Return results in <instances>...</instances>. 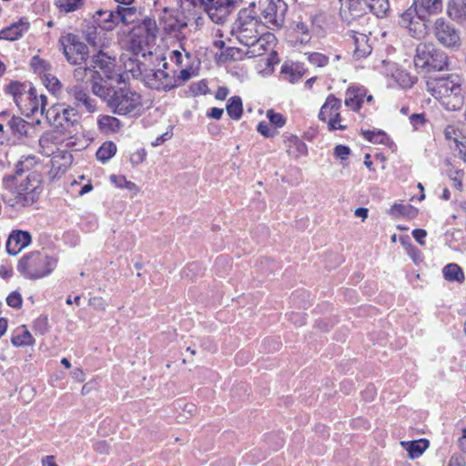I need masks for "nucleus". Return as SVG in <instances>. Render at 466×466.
<instances>
[{
	"label": "nucleus",
	"mask_w": 466,
	"mask_h": 466,
	"mask_svg": "<svg viewBox=\"0 0 466 466\" xmlns=\"http://www.w3.org/2000/svg\"><path fill=\"white\" fill-rule=\"evenodd\" d=\"M286 10L287 5L281 0H279L278 3L271 1L263 10L262 15L268 23L277 27H282L285 22L284 15Z\"/></svg>",
	"instance_id": "ddd939ff"
},
{
	"label": "nucleus",
	"mask_w": 466,
	"mask_h": 466,
	"mask_svg": "<svg viewBox=\"0 0 466 466\" xmlns=\"http://www.w3.org/2000/svg\"><path fill=\"white\" fill-rule=\"evenodd\" d=\"M426 88L449 111L458 110L463 105L461 79L458 75L429 77Z\"/></svg>",
	"instance_id": "7ed1b4c3"
},
{
	"label": "nucleus",
	"mask_w": 466,
	"mask_h": 466,
	"mask_svg": "<svg viewBox=\"0 0 466 466\" xmlns=\"http://www.w3.org/2000/svg\"><path fill=\"white\" fill-rule=\"evenodd\" d=\"M25 96V98L20 108L24 110L27 116H34L38 112H40L42 116L46 115L47 109H46V96L45 95H38L36 88L30 87Z\"/></svg>",
	"instance_id": "9b49d317"
},
{
	"label": "nucleus",
	"mask_w": 466,
	"mask_h": 466,
	"mask_svg": "<svg viewBox=\"0 0 466 466\" xmlns=\"http://www.w3.org/2000/svg\"><path fill=\"white\" fill-rule=\"evenodd\" d=\"M208 89L206 82L199 81L191 85V90L194 95L205 94Z\"/></svg>",
	"instance_id": "6e6d98bb"
},
{
	"label": "nucleus",
	"mask_w": 466,
	"mask_h": 466,
	"mask_svg": "<svg viewBox=\"0 0 466 466\" xmlns=\"http://www.w3.org/2000/svg\"><path fill=\"white\" fill-rule=\"evenodd\" d=\"M45 82L46 87L52 92H56L61 86L59 80L55 76H46Z\"/></svg>",
	"instance_id": "603ef678"
},
{
	"label": "nucleus",
	"mask_w": 466,
	"mask_h": 466,
	"mask_svg": "<svg viewBox=\"0 0 466 466\" xmlns=\"http://www.w3.org/2000/svg\"><path fill=\"white\" fill-rule=\"evenodd\" d=\"M341 116L339 112L334 113V116L328 120L329 130H345L346 126L340 125Z\"/></svg>",
	"instance_id": "a18cd8bd"
},
{
	"label": "nucleus",
	"mask_w": 466,
	"mask_h": 466,
	"mask_svg": "<svg viewBox=\"0 0 466 466\" xmlns=\"http://www.w3.org/2000/svg\"><path fill=\"white\" fill-rule=\"evenodd\" d=\"M95 19L98 25L105 30H112L116 25H119L116 20V10H98L95 15Z\"/></svg>",
	"instance_id": "a211bd4d"
},
{
	"label": "nucleus",
	"mask_w": 466,
	"mask_h": 466,
	"mask_svg": "<svg viewBox=\"0 0 466 466\" xmlns=\"http://www.w3.org/2000/svg\"><path fill=\"white\" fill-rule=\"evenodd\" d=\"M294 30L297 33H300L302 35L300 38L301 43H308L310 39L309 26L304 22H297L295 23Z\"/></svg>",
	"instance_id": "37998d69"
},
{
	"label": "nucleus",
	"mask_w": 466,
	"mask_h": 466,
	"mask_svg": "<svg viewBox=\"0 0 466 466\" xmlns=\"http://www.w3.org/2000/svg\"><path fill=\"white\" fill-rule=\"evenodd\" d=\"M340 100L337 98L334 95H329L327 97L324 105L320 108L319 118L321 121L326 122V111L330 110L336 113L340 108Z\"/></svg>",
	"instance_id": "c85d7f7f"
},
{
	"label": "nucleus",
	"mask_w": 466,
	"mask_h": 466,
	"mask_svg": "<svg viewBox=\"0 0 466 466\" xmlns=\"http://www.w3.org/2000/svg\"><path fill=\"white\" fill-rule=\"evenodd\" d=\"M257 130L265 137H272L276 135V130L272 128L268 124L260 122L258 125Z\"/></svg>",
	"instance_id": "09e8293b"
},
{
	"label": "nucleus",
	"mask_w": 466,
	"mask_h": 466,
	"mask_svg": "<svg viewBox=\"0 0 466 466\" xmlns=\"http://www.w3.org/2000/svg\"><path fill=\"white\" fill-rule=\"evenodd\" d=\"M72 376L76 380H77L79 382H82L85 380V374H84L82 369H80V368L74 369V370L72 371Z\"/></svg>",
	"instance_id": "69168bd1"
},
{
	"label": "nucleus",
	"mask_w": 466,
	"mask_h": 466,
	"mask_svg": "<svg viewBox=\"0 0 466 466\" xmlns=\"http://www.w3.org/2000/svg\"><path fill=\"white\" fill-rule=\"evenodd\" d=\"M30 65L34 71L37 73L46 72L51 68V65L38 56L32 57Z\"/></svg>",
	"instance_id": "ea45409f"
},
{
	"label": "nucleus",
	"mask_w": 466,
	"mask_h": 466,
	"mask_svg": "<svg viewBox=\"0 0 466 466\" xmlns=\"http://www.w3.org/2000/svg\"><path fill=\"white\" fill-rule=\"evenodd\" d=\"M363 137L370 142L384 144L388 139L387 134L381 130H362Z\"/></svg>",
	"instance_id": "e433bc0d"
},
{
	"label": "nucleus",
	"mask_w": 466,
	"mask_h": 466,
	"mask_svg": "<svg viewBox=\"0 0 466 466\" xmlns=\"http://www.w3.org/2000/svg\"><path fill=\"white\" fill-rule=\"evenodd\" d=\"M236 3L237 0H217L208 8V14L214 22H222L233 11Z\"/></svg>",
	"instance_id": "dca6fc26"
},
{
	"label": "nucleus",
	"mask_w": 466,
	"mask_h": 466,
	"mask_svg": "<svg viewBox=\"0 0 466 466\" xmlns=\"http://www.w3.org/2000/svg\"><path fill=\"white\" fill-rule=\"evenodd\" d=\"M368 33L370 34V31H368ZM349 35L353 39L355 46L354 56L357 59L363 58L370 55L372 47L369 43L367 30H363V32H358L352 29L349 32Z\"/></svg>",
	"instance_id": "2eb2a0df"
},
{
	"label": "nucleus",
	"mask_w": 466,
	"mask_h": 466,
	"mask_svg": "<svg viewBox=\"0 0 466 466\" xmlns=\"http://www.w3.org/2000/svg\"><path fill=\"white\" fill-rule=\"evenodd\" d=\"M448 466H464V460L461 456L453 455L451 457Z\"/></svg>",
	"instance_id": "e2e57ef3"
},
{
	"label": "nucleus",
	"mask_w": 466,
	"mask_h": 466,
	"mask_svg": "<svg viewBox=\"0 0 466 466\" xmlns=\"http://www.w3.org/2000/svg\"><path fill=\"white\" fill-rule=\"evenodd\" d=\"M179 86V83H177V79H176V76L169 75L164 70L162 82L157 83L156 86L155 83H151V88L156 90H170L172 88H175Z\"/></svg>",
	"instance_id": "473e14b6"
},
{
	"label": "nucleus",
	"mask_w": 466,
	"mask_h": 466,
	"mask_svg": "<svg viewBox=\"0 0 466 466\" xmlns=\"http://www.w3.org/2000/svg\"><path fill=\"white\" fill-rule=\"evenodd\" d=\"M90 66L93 69L98 67L105 72H109L113 66V63L109 56L100 52L98 55L92 57Z\"/></svg>",
	"instance_id": "2f4dec72"
},
{
	"label": "nucleus",
	"mask_w": 466,
	"mask_h": 466,
	"mask_svg": "<svg viewBox=\"0 0 466 466\" xmlns=\"http://www.w3.org/2000/svg\"><path fill=\"white\" fill-rule=\"evenodd\" d=\"M119 180L120 181L118 183V187H127V189H129L131 191L137 192L138 188L135 183L127 180L125 177H120Z\"/></svg>",
	"instance_id": "13d9d810"
},
{
	"label": "nucleus",
	"mask_w": 466,
	"mask_h": 466,
	"mask_svg": "<svg viewBox=\"0 0 466 466\" xmlns=\"http://www.w3.org/2000/svg\"><path fill=\"white\" fill-rule=\"evenodd\" d=\"M29 24L20 20L0 31V39L15 41L23 35V33L27 31Z\"/></svg>",
	"instance_id": "f3484780"
},
{
	"label": "nucleus",
	"mask_w": 466,
	"mask_h": 466,
	"mask_svg": "<svg viewBox=\"0 0 466 466\" xmlns=\"http://www.w3.org/2000/svg\"><path fill=\"white\" fill-rule=\"evenodd\" d=\"M426 15L419 13L416 7H409L400 16V24L406 27L414 38H421L427 34Z\"/></svg>",
	"instance_id": "1a4fd4ad"
},
{
	"label": "nucleus",
	"mask_w": 466,
	"mask_h": 466,
	"mask_svg": "<svg viewBox=\"0 0 466 466\" xmlns=\"http://www.w3.org/2000/svg\"><path fill=\"white\" fill-rule=\"evenodd\" d=\"M434 35L445 47L457 48L461 45L459 30L444 18H438L435 21Z\"/></svg>",
	"instance_id": "9d476101"
},
{
	"label": "nucleus",
	"mask_w": 466,
	"mask_h": 466,
	"mask_svg": "<svg viewBox=\"0 0 466 466\" xmlns=\"http://www.w3.org/2000/svg\"><path fill=\"white\" fill-rule=\"evenodd\" d=\"M413 238L420 244H423V239L427 236V232L424 229L416 228L412 231Z\"/></svg>",
	"instance_id": "680f3d73"
},
{
	"label": "nucleus",
	"mask_w": 466,
	"mask_h": 466,
	"mask_svg": "<svg viewBox=\"0 0 466 466\" xmlns=\"http://www.w3.org/2000/svg\"><path fill=\"white\" fill-rule=\"evenodd\" d=\"M116 152V146L113 142H105L96 151V158L105 163Z\"/></svg>",
	"instance_id": "72a5a7b5"
},
{
	"label": "nucleus",
	"mask_w": 466,
	"mask_h": 466,
	"mask_svg": "<svg viewBox=\"0 0 466 466\" xmlns=\"http://www.w3.org/2000/svg\"><path fill=\"white\" fill-rule=\"evenodd\" d=\"M369 210L366 208H358L354 214L356 217L361 218L363 220L368 218Z\"/></svg>",
	"instance_id": "774afa93"
},
{
	"label": "nucleus",
	"mask_w": 466,
	"mask_h": 466,
	"mask_svg": "<svg viewBox=\"0 0 466 466\" xmlns=\"http://www.w3.org/2000/svg\"><path fill=\"white\" fill-rule=\"evenodd\" d=\"M226 109L228 116L232 119H240L243 114V106L241 98L238 96L230 97L228 101Z\"/></svg>",
	"instance_id": "bb28decb"
},
{
	"label": "nucleus",
	"mask_w": 466,
	"mask_h": 466,
	"mask_svg": "<svg viewBox=\"0 0 466 466\" xmlns=\"http://www.w3.org/2000/svg\"><path fill=\"white\" fill-rule=\"evenodd\" d=\"M410 122L414 129H418L420 126H422L426 122V119L423 114H412L410 116Z\"/></svg>",
	"instance_id": "864d4df0"
},
{
	"label": "nucleus",
	"mask_w": 466,
	"mask_h": 466,
	"mask_svg": "<svg viewBox=\"0 0 466 466\" xmlns=\"http://www.w3.org/2000/svg\"><path fill=\"white\" fill-rule=\"evenodd\" d=\"M228 95V89L227 87H219L216 92V98L218 100H225Z\"/></svg>",
	"instance_id": "338daca9"
},
{
	"label": "nucleus",
	"mask_w": 466,
	"mask_h": 466,
	"mask_svg": "<svg viewBox=\"0 0 466 466\" xmlns=\"http://www.w3.org/2000/svg\"><path fill=\"white\" fill-rule=\"evenodd\" d=\"M94 450L99 453H108L109 451V445L106 441H96L95 444H94Z\"/></svg>",
	"instance_id": "bf43d9fd"
},
{
	"label": "nucleus",
	"mask_w": 466,
	"mask_h": 466,
	"mask_svg": "<svg viewBox=\"0 0 466 466\" xmlns=\"http://www.w3.org/2000/svg\"><path fill=\"white\" fill-rule=\"evenodd\" d=\"M350 154V148L344 145H338L334 148V155L341 160L346 159Z\"/></svg>",
	"instance_id": "3c124183"
},
{
	"label": "nucleus",
	"mask_w": 466,
	"mask_h": 466,
	"mask_svg": "<svg viewBox=\"0 0 466 466\" xmlns=\"http://www.w3.org/2000/svg\"><path fill=\"white\" fill-rule=\"evenodd\" d=\"M401 445L406 449L410 459H416L429 447V441L425 439H420L412 441H401Z\"/></svg>",
	"instance_id": "4be33fe9"
},
{
	"label": "nucleus",
	"mask_w": 466,
	"mask_h": 466,
	"mask_svg": "<svg viewBox=\"0 0 466 466\" xmlns=\"http://www.w3.org/2000/svg\"><path fill=\"white\" fill-rule=\"evenodd\" d=\"M31 235L27 231L14 230L6 241V251L10 255L18 254L31 243Z\"/></svg>",
	"instance_id": "4468645a"
},
{
	"label": "nucleus",
	"mask_w": 466,
	"mask_h": 466,
	"mask_svg": "<svg viewBox=\"0 0 466 466\" xmlns=\"http://www.w3.org/2000/svg\"><path fill=\"white\" fill-rule=\"evenodd\" d=\"M46 117L49 124L65 130L79 123L77 110L71 106L66 107L63 105L52 106L46 110Z\"/></svg>",
	"instance_id": "6e6552de"
},
{
	"label": "nucleus",
	"mask_w": 466,
	"mask_h": 466,
	"mask_svg": "<svg viewBox=\"0 0 466 466\" xmlns=\"http://www.w3.org/2000/svg\"><path fill=\"white\" fill-rule=\"evenodd\" d=\"M98 127L105 132H117L121 127V122L118 118L112 116H102L97 121Z\"/></svg>",
	"instance_id": "393cba45"
},
{
	"label": "nucleus",
	"mask_w": 466,
	"mask_h": 466,
	"mask_svg": "<svg viewBox=\"0 0 466 466\" xmlns=\"http://www.w3.org/2000/svg\"><path fill=\"white\" fill-rule=\"evenodd\" d=\"M163 74L164 69L147 70L144 75V81L147 84V86L151 88V83H155L157 86V83L162 82Z\"/></svg>",
	"instance_id": "58836bf2"
},
{
	"label": "nucleus",
	"mask_w": 466,
	"mask_h": 466,
	"mask_svg": "<svg viewBox=\"0 0 466 466\" xmlns=\"http://www.w3.org/2000/svg\"><path fill=\"white\" fill-rule=\"evenodd\" d=\"M267 116L270 123L276 127H282L286 123L285 117L279 113H275L273 110H268Z\"/></svg>",
	"instance_id": "49530a36"
},
{
	"label": "nucleus",
	"mask_w": 466,
	"mask_h": 466,
	"mask_svg": "<svg viewBox=\"0 0 466 466\" xmlns=\"http://www.w3.org/2000/svg\"><path fill=\"white\" fill-rule=\"evenodd\" d=\"M367 2L366 1H360V0H348L347 6L350 13V15L352 16V19L355 17H360V19L364 22L367 21L368 18L362 15V12L367 7Z\"/></svg>",
	"instance_id": "7c9ffc66"
},
{
	"label": "nucleus",
	"mask_w": 466,
	"mask_h": 466,
	"mask_svg": "<svg viewBox=\"0 0 466 466\" xmlns=\"http://www.w3.org/2000/svg\"><path fill=\"white\" fill-rule=\"evenodd\" d=\"M309 61L319 67H323L328 65L329 57L320 53H310L308 55Z\"/></svg>",
	"instance_id": "79ce46f5"
},
{
	"label": "nucleus",
	"mask_w": 466,
	"mask_h": 466,
	"mask_svg": "<svg viewBox=\"0 0 466 466\" xmlns=\"http://www.w3.org/2000/svg\"><path fill=\"white\" fill-rule=\"evenodd\" d=\"M410 7H416L419 13L424 15L427 14H436L441 10V0H414Z\"/></svg>",
	"instance_id": "412c9836"
},
{
	"label": "nucleus",
	"mask_w": 466,
	"mask_h": 466,
	"mask_svg": "<svg viewBox=\"0 0 466 466\" xmlns=\"http://www.w3.org/2000/svg\"><path fill=\"white\" fill-rule=\"evenodd\" d=\"M68 95L74 98L77 107L87 113H95L97 110L96 99L92 98L86 88L80 85H74L68 87Z\"/></svg>",
	"instance_id": "f8f14e48"
},
{
	"label": "nucleus",
	"mask_w": 466,
	"mask_h": 466,
	"mask_svg": "<svg viewBox=\"0 0 466 466\" xmlns=\"http://www.w3.org/2000/svg\"><path fill=\"white\" fill-rule=\"evenodd\" d=\"M223 113H224V110L222 108L212 107L210 109V111L208 112V116L211 118L220 119Z\"/></svg>",
	"instance_id": "0e129e2a"
},
{
	"label": "nucleus",
	"mask_w": 466,
	"mask_h": 466,
	"mask_svg": "<svg viewBox=\"0 0 466 466\" xmlns=\"http://www.w3.org/2000/svg\"><path fill=\"white\" fill-rule=\"evenodd\" d=\"M6 303L12 308L18 309L22 306V297L18 292L14 291L6 298Z\"/></svg>",
	"instance_id": "8fccbe9b"
},
{
	"label": "nucleus",
	"mask_w": 466,
	"mask_h": 466,
	"mask_svg": "<svg viewBox=\"0 0 466 466\" xmlns=\"http://www.w3.org/2000/svg\"><path fill=\"white\" fill-rule=\"evenodd\" d=\"M443 134L446 140L454 142L455 147L461 145V141L458 139V130L454 127L448 126Z\"/></svg>",
	"instance_id": "c03bdc74"
},
{
	"label": "nucleus",
	"mask_w": 466,
	"mask_h": 466,
	"mask_svg": "<svg viewBox=\"0 0 466 466\" xmlns=\"http://www.w3.org/2000/svg\"><path fill=\"white\" fill-rule=\"evenodd\" d=\"M63 53L66 60L72 65H81L87 59L88 48L79 41L77 35L67 34L59 39Z\"/></svg>",
	"instance_id": "0eeeda50"
},
{
	"label": "nucleus",
	"mask_w": 466,
	"mask_h": 466,
	"mask_svg": "<svg viewBox=\"0 0 466 466\" xmlns=\"http://www.w3.org/2000/svg\"><path fill=\"white\" fill-rule=\"evenodd\" d=\"M57 136L54 132L45 133L39 139V146L42 153L46 157L53 156L56 152Z\"/></svg>",
	"instance_id": "5701e85b"
},
{
	"label": "nucleus",
	"mask_w": 466,
	"mask_h": 466,
	"mask_svg": "<svg viewBox=\"0 0 466 466\" xmlns=\"http://www.w3.org/2000/svg\"><path fill=\"white\" fill-rule=\"evenodd\" d=\"M83 5V0H58V6L66 13L76 11Z\"/></svg>",
	"instance_id": "a19ab883"
},
{
	"label": "nucleus",
	"mask_w": 466,
	"mask_h": 466,
	"mask_svg": "<svg viewBox=\"0 0 466 466\" xmlns=\"http://www.w3.org/2000/svg\"><path fill=\"white\" fill-rule=\"evenodd\" d=\"M442 274L443 278L448 281L462 283L465 279L461 268L455 263L446 265L442 269Z\"/></svg>",
	"instance_id": "b1692460"
},
{
	"label": "nucleus",
	"mask_w": 466,
	"mask_h": 466,
	"mask_svg": "<svg viewBox=\"0 0 466 466\" xmlns=\"http://www.w3.org/2000/svg\"><path fill=\"white\" fill-rule=\"evenodd\" d=\"M8 126L10 127L13 134L15 136L23 137L27 134L28 125L26 121L18 116H13L8 121Z\"/></svg>",
	"instance_id": "c9c22d12"
},
{
	"label": "nucleus",
	"mask_w": 466,
	"mask_h": 466,
	"mask_svg": "<svg viewBox=\"0 0 466 466\" xmlns=\"http://www.w3.org/2000/svg\"><path fill=\"white\" fill-rule=\"evenodd\" d=\"M92 92L106 102L114 114L127 116L141 107V96L128 87L108 86L106 82L92 85Z\"/></svg>",
	"instance_id": "f03ea898"
},
{
	"label": "nucleus",
	"mask_w": 466,
	"mask_h": 466,
	"mask_svg": "<svg viewBox=\"0 0 466 466\" xmlns=\"http://www.w3.org/2000/svg\"><path fill=\"white\" fill-rule=\"evenodd\" d=\"M366 6L369 7L377 17H383L390 9L388 0H370V3H367Z\"/></svg>",
	"instance_id": "f704fd0d"
},
{
	"label": "nucleus",
	"mask_w": 466,
	"mask_h": 466,
	"mask_svg": "<svg viewBox=\"0 0 466 466\" xmlns=\"http://www.w3.org/2000/svg\"><path fill=\"white\" fill-rule=\"evenodd\" d=\"M12 344L16 347L33 345L35 339L27 329H24L21 334H18L12 338Z\"/></svg>",
	"instance_id": "4c0bfd02"
},
{
	"label": "nucleus",
	"mask_w": 466,
	"mask_h": 466,
	"mask_svg": "<svg viewBox=\"0 0 466 466\" xmlns=\"http://www.w3.org/2000/svg\"><path fill=\"white\" fill-rule=\"evenodd\" d=\"M414 64L416 67L428 71H441L448 67V56L434 44L420 43L416 48Z\"/></svg>",
	"instance_id": "423d86ee"
},
{
	"label": "nucleus",
	"mask_w": 466,
	"mask_h": 466,
	"mask_svg": "<svg viewBox=\"0 0 466 466\" xmlns=\"http://www.w3.org/2000/svg\"><path fill=\"white\" fill-rule=\"evenodd\" d=\"M35 164V157L31 156L18 162L16 177L13 178L15 181V187L6 188L2 193V199L9 207L19 210L32 206L38 200L42 192V179L38 172L30 171Z\"/></svg>",
	"instance_id": "f257e3e1"
},
{
	"label": "nucleus",
	"mask_w": 466,
	"mask_h": 466,
	"mask_svg": "<svg viewBox=\"0 0 466 466\" xmlns=\"http://www.w3.org/2000/svg\"><path fill=\"white\" fill-rule=\"evenodd\" d=\"M406 209H407V207H405L401 204L395 203L394 205L391 206L389 213L391 216H400V215L405 214Z\"/></svg>",
	"instance_id": "4d7b16f0"
},
{
	"label": "nucleus",
	"mask_w": 466,
	"mask_h": 466,
	"mask_svg": "<svg viewBox=\"0 0 466 466\" xmlns=\"http://www.w3.org/2000/svg\"><path fill=\"white\" fill-rule=\"evenodd\" d=\"M262 26L258 17L251 15L247 9H243L239 12L231 32L243 46L258 47V49L251 51L253 56H256V53L257 55H262L265 51L264 44L266 43L265 38L261 36L259 32V28Z\"/></svg>",
	"instance_id": "20e7f679"
},
{
	"label": "nucleus",
	"mask_w": 466,
	"mask_h": 466,
	"mask_svg": "<svg viewBox=\"0 0 466 466\" xmlns=\"http://www.w3.org/2000/svg\"><path fill=\"white\" fill-rule=\"evenodd\" d=\"M98 72L91 67V66H79L74 70V78L77 82H89L96 79Z\"/></svg>",
	"instance_id": "cd10ccee"
},
{
	"label": "nucleus",
	"mask_w": 466,
	"mask_h": 466,
	"mask_svg": "<svg viewBox=\"0 0 466 466\" xmlns=\"http://www.w3.org/2000/svg\"><path fill=\"white\" fill-rule=\"evenodd\" d=\"M190 78L191 73L188 69H182L179 75L176 77V79H177V83H179V86L182 85L184 82L189 80Z\"/></svg>",
	"instance_id": "052dcab7"
},
{
	"label": "nucleus",
	"mask_w": 466,
	"mask_h": 466,
	"mask_svg": "<svg viewBox=\"0 0 466 466\" xmlns=\"http://www.w3.org/2000/svg\"><path fill=\"white\" fill-rule=\"evenodd\" d=\"M89 306L93 307L96 310H105L106 309V302L102 298L94 297L91 298L88 301Z\"/></svg>",
	"instance_id": "5fc2aeb1"
},
{
	"label": "nucleus",
	"mask_w": 466,
	"mask_h": 466,
	"mask_svg": "<svg viewBox=\"0 0 466 466\" xmlns=\"http://www.w3.org/2000/svg\"><path fill=\"white\" fill-rule=\"evenodd\" d=\"M7 90L14 96L15 104L19 107H22V104L25 98V95L27 92V90H25V86L17 82H13L7 86Z\"/></svg>",
	"instance_id": "c756f323"
},
{
	"label": "nucleus",
	"mask_w": 466,
	"mask_h": 466,
	"mask_svg": "<svg viewBox=\"0 0 466 466\" xmlns=\"http://www.w3.org/2000/svg\"><path fill=\"white\" fill-rule=\"evenodd\" d=\"M137 15V9L135 7L128 6H120L116 7V20H118L119 24L129 25L135 22Z\"/></svg>",
	"instance_id": "a878e982"
},
{
	"label": "nucleus",
	"mask_w": 466,
	"mask_h": 466,
	"mask_svg": "<svg viewBox=\"0 0 466 466\" xmlns=\"http://www.w3.org/2000/svg\"><path fill=\"white\" fill-rule=\"evenodd\" d=\"M56 261L39 252L25 255L18 262L17 269L30 279H41L49 275L55 268Z\"/></svg>",
	"instance_id": "39448f33"
},
{
	"label": "nucleus",
	"mask_w": 466,
	"mask_h": 466,
	"mask_svg": "<svg viewBox=\"0 0 466 466\" xmlns=\"http://www.w3.org/2000/svg\"><path fill=\"white\" fill-rule=\"evenodd\" d=\"M365 90L360 87H349L346 92L345 105L355 111L360 110L362 103Z\"/></svg>",
	"instance_id": "aec40b11"
},
{
	"label": "nucleus",
	"mask_w": 466,
	"mask_h": 466,
	"mask_svg": "<svg viewBox=\"0 0 466 466\" xmlns=\"http://www.w3.org/2000/svg\"><path fill=\"white\" fill-rule=\"evenodd\" d=\"M448 15L458 23L466 21V0H450L447 6Z\"/></svg>",
	"instance_id": "6ab92c4d"
},
{
	"label": "nucleus",
	"mask_w": 466,
	"mask_h": 466,
	"mask_svg": "<svg viewBox=\"0 0 466 466\" xmlns=\"http://www.w3.org/2000/svg\"><path fill=\"white\" fill-rule=\"evenodd\" d=\"M142 25L145 30L147 31V36L155 38L156 33L157 31L156 21L151 18H145L143 20Z\"/></svg>",
	"instance_id": "de8ad7c7"
}]
</instances>
